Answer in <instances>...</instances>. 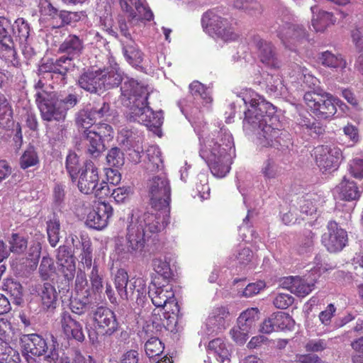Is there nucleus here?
Segmentation results:
<instances>
[{"label": "nucleus", "instance_id": "obj_1", "mask_svg": "<svg viewBox=\"0 0 363 363\" xmlns=\"http://www.w3.org/2000/svg\"><path fill=\"white\" fill-rule=\"evenodd\" d=\"M241 94L238 96L247 107L242 121L244 131L257 133L259 143L262 147L270 146L284 151L287 147V142L281 138L283 133L277 125L274 127L275 123L279 124L277 117L274 116L275 107L255 92L246 91Z\"/></svg>", "mask_w": 363, "mask_h": 363}, {"label": "nucleus", "instance_id": "obj_2", "mask_svg": "<svg viewBox=\"0 0 363 363\" xmlns=\"http://www.w3.org/2000/svg\"><path fill=\"white\" fill-rule=\"evenodd\" d=\"M199 154L209 167L211 173L217 177H224L230 169L231 152L233 140L225 129L214 130L208 135L199 136Z\"/></svg>", "mask_w": 363, "mask_h": 363}, {"label": "nucleus", "instance_id": "obj_3", "mask_svg": "<svg viewBox=\"0 0 363 363\" xmlns=\"http://www.w3.org/2000/svg\"><path fill=\"white\" fill-rule=\"evenodd\" d=\"M121 90V103L128 109L126 112L127 119L144 124L150 130L159 135V118L156 113L146 106L148 95L147 86L134 79L127 78Z\"/></svg>", "mask_w": 363, "mask_h": 363}, {"label": "nucleus", "instance_id": "obj_4", "mask_svg": "<svg viewBox=\"0 0 363 363\" xmlns=\"http://www.w3.org/2000/svg\"><path fill=\"white\" fill-rule=\"evenodd\" d=\"M156 213L146 211L144 213L143 220L131 216L130 220L127 226L126 249L131 255L140 254L145 245V242L152 239V241L158 240L159 237V220Z\"/></svg>", "mask_w": 363, "mask_h": 363}, {"label": "nucleus", "instance_id": "obj_5", "mask_svg": "<svg viewBox=\"0 0 363 363\" xmlns=\"http://www.w3.org/2000/svg\"><path fill=\"white\" fill-rule=\"evenodd\" d=\"M123 79L121 70L115 64L104 69L85 71L79 77L77 84L85 91L100 96L106 90L118 86Z\"/></svg>", "mask_w": 363, "mask_h": 363}, {"label": "nucleus", "instance_id": "obj_6", "mask_svg": "<svg viewBox=\"0 0 363 363\" xmlns=\"http://www.w3.org/2000/svg\"><path fill=\"white\" fill-rule=\"evenodd\" d=\"M79 174L77 186L84 194H93L96 197L104 198L111 193L107 183H99L98 169L91 161H86L78 171Z\"/></svg>", "mask_w": 363, "mask_h": 363}, {"label": "nucleus", "instance_id": "obj_7", "mask_svg": "<svg viewBox=\"0 0 363 363\" xmlns=\"http://www.w3.org/2000/svg\"><path fill=\"white\" fill-rule=\"evenodd\" d=\"M21 344L23 352L37 357L44 356L45 360L48 362H55L59 358L57 342L52 340V343L48 344L47 340L38 334L23 335L21 337Z\"/></svg>", "mask_w": 363, "mask_h": 363}, {"label": "nucleus", "instance_id": "obj_8", "mask_svg": "<svg viewBox=\"0 0 363 363\" xmlns=\"http://www.w3.org/2000/svg\"><path fill=\"white\" fill-rule=\"evenodd\" d=\"M303 99L307 106L319 118H330L337 112L335 99L322 89L306 92Z\"/></svg>", "mask_w": 363, "mask_h": 363}, {"label": "nucleus", "instance_id": "obj_9", "mask_svg": "<svg viewBox=\"0 0 363 363\" xmlns=\"http://www.w3.org/2000/svg\"><path fill=\"white\" fill-rule=\"evenodd\" d=\"M35 102L40 110L41 118L48 122H64L67 116L57 102L55 92L45 90L38 91L35 94Z\"/></svg>", "mask_w": 363, "mask_h": 363}, {"label": "nucleus", "instance_id": "obj_10", "mask_svg": "<svg viewBox=\"0 0 363 363\" xmlns=\"http://www.w3.org/2000/svg\"><path fill=\"white\" fill-rule=\"evenodd\" d=\"M201 24L206 32L216 35L224 41L235 40L238 37L228 20L213 11H208L203 14Z\"/></svg>", "mask_w": 363, "mask_h": 363}, {"label": "nucleus", "instance_id": "obj_11", "mask_svg": "<svg viewBox=\"0 0 363 363\" xmlns=\"http://www.w3.org/2000/svg\"><path fill=\"white\" fill-rule=\"evenodd\" d=\"M87 131L85 133L86 153L92 158H97L106 150L103 139L113 136V128L107 123H99Z\"/></svg>", "mask_w": 363, "mask_h": 363}, {"label": "nucleus", "instance_id": "obj_12", "mask_svg": "<svg viewBox=\"0 0 363 363\" xmlns=\"http://www.w3.org/2000/svg\"><path fill=\"white\" fill-rule=\"evenodd\" d=\"M315 157L317 165L323 171L337 169L343 158L340 148L334 145L317 147Z\"/></svg>", "mask_w": 363, "mask_h": 363}, {"label": "nucleus", "instance_id": "obj_13", "mask_svg": "<svg viewBox=\"0 0 363 363\" xmlns=\"http://www.w3.org/2000/svg\"><path fill=\"white\" fill-rule=\"evenodd\" d=\"M327 230L328 231L322 235L323 245L330 252L341 251L348 242L347 231L340 228L335 220L328 222Z\"/></svg>", "mask_w": 363, "mask_h": 363}, {"label": "nucleus", "instance_id": "obj_14", "mask_svg": "<svg viewBox=\"0 0 363 363\" xmlns=\"http://www.w3.org/2000/svg\"><path fill=\"white\" fill-rule=\"evenodd\" d=\"M92 318L99 333L111 335L118 328L115 313L109 308L99 306L92 311Z\"/></svg>", "mask_w": 363, "mask_h": 363}, {"label": "nucleus", "instance_id": "obj_15", "mask_svg": "<svg viewBox=\"0 0 363 363\" xmlns=\"http://www.w3.org/2000/svg\"><path fill=\"white\" fill-rule=\"evenodd\" d=\"M250 44L257 50L258 57L263 64L273 69L280 67L281 62L277 57L275 48L271 43L259 35H254L251 38Z\"/></svg>", "mask_w": 363, "mask_h": 363}, {"label": "nucleus", "instance_id": "obj_16", "mask_svg": "<svg viewBox=\"0 0 363 363\" xmlns=\"http://www.w3.org/2000/svg\"><path fill=\"white\" fill-rule=\"evenodd\" d=\"M295 325V321L288 313L277 312L266 318L260 325V332L269 334L278 330H291Z\"/></svg>", "mask_w": 363, "mask_h": 363}, {"label": "nucleus", "instance_id": "obj_17", "mask_svg": "<svg viewBox=\"0 0 363 363\" xmlns=\"http://www.w3.org/2000/svg\"><path fill=\"white\" fill-rule=\"evenodd\" d=\"M56 260L58 272L69 283L75 275L76 265L73 252L66 245H61L57 250Z\"/></svg>", "mask_w": 363, "mask_h": 363}, {"label": "nucleus", "instance_id": "obj_18", "mask_svg": "<svg viewBox=\"0 0 363 363\" xmlns=\"http://www.w3.org/2000/svg\"><path fill=\"white\" fill-rule=\"evenodd\" d=\"M122 10L128 14L129 21H150L153 14L145 5V0H119Z\"/></svg>", "mask_w": 363, "mask_h": 363}, {"label": "nucleus", "instance_id": "obj_19", "mask_svg": "<svg viewBox=\"0 0 363 363\" xmlns=\"http://www.w3.org/2000/svg\"><path fill=\"white\" fill-rule=\"evenodd\" d=\"M278 35L284 46L292 51H296L298 47L308 42L307 32L302 26H289L284 33L280 32Z\"/></svg>", "mask_w": 363, "mask_h": 363}, {"label": "nucleus", "instance_id": "obj_20", "mask_svg": "<svg viewBox=\"0 0 363 363\" xmlns=\"http://www.w3.org/2000/svg\"><path fill=\"white\" fill-rule=\"evenodd\" d=\"M113 214L112 206L105 202H99L87 215L86 224L91 228L102 230L108 225Z\"/></svg>", "mask_w": 363, "mask_h": 363}, {"label": "nucleus", "instance_id": "obj_21", "mask_svg": "<svg viewBox=\"0 0 363 363\" xmlns=\"http://www.w3.org/2000/svg\"><path fill=\"white\" fill-rule=\"evenodd\" d=\"M15 43L11 21L0 16V57L8 59L14 56Z\"/></svg>", "mask_w": 363, "mask_h": 363}, {"label": "nucleus", "instance_id": "obj_22", "mask_svg": "<svg viewBox=\"0 0 363 363\" xmlns=\"http://www.w3.org/2000/svg\"><path fill=\"white\" fill-rule=\"evenodd\" d=\"M60 324L68 339H74L79 342L84 340L82 324L74 319L68 311H63L60 314Z\"/></svg>", "mask_w": 363, "mask_h": 363}, {"label": "nucleus", "instance_id": "obj_23", "mask_svg": "<svg viewBox=\"0 0 363 363\" xmlns=\"http://www.w3.org/2000/svg\"><path fill=\"white\" fill-rule=\"evenodd\" d=\"M38 295L43 311L53 312L57 306V293L50 283H44L38 289Z\"/></svg>", "mask_w": 363, "mask_h": 363}, {"label": "nucleus", "instance_id": "obj_24", "mask_svg": "<svg viewBox=\"0 0 363 363\" xmlns=\"http://www.w3.org/2000/svg\"><path fill=\"white\" fill-rule=\"evenodd\" d=\"M229 312L225 307L215 308L206 320V330L208 335L221 332L225 327V319Z\"/></svg>", "mask_w": 363, "mask_h": 363}, {"label": "nucleus", "instance_id": "obj_25", "mask_svg": "<svg viewBox=\"0 0 363 363\" xmlns=\"http://www.w3.org/2000/svg\"><path fill=\"white\" fill-rule=\"evenodd\" d=\"M147 211L158 213L159 206V177L152 176L146 183ZM158 216V215H157Z\"/></svg>", "mask_w": 363, "mask_h": 363}, {"label": "nucleus", "instance_id": "obj_26", "mask_svg": "<svg viewBox=\"0 0 363 363\" xmlns=\"http://www.w3.org/2000/svg\"><path fill=\"white\" fill-rule=\"evenodd\" d=\"M83 50V40L76 35H68L59 47V52L67 54L66 57L72 60L79 57Z\"/></svg>", "mask_w": 363, "mask_h": 363}, {"label": "nucleus", "instance_id": "obj_27", "mask_svg": "<svg viewBox=\"0 0 363 363\" xmlns=\"http://www.w3.org/2000/svg\"><path fill=\"white\" fill-rule=\"evenodd\" d=\"M69 308L72 313L77 315H83L86 313L92 312L94 303L89 298L87 290L84 293L80 294L79 291L74 296H72L69 302Z\"/></svg>", "mask_w": 363, "mask_h": 363}, {"label": "nucleus", "instance_id": "obj_28", "mask_svg": "<svg viewBox=\"0 0 363 363\" xmlns=\"http://www.w3.org/2000/svg\"><path fill=\"white\" fill-rule=\"evenodd\" d=\"M291 293L298 296L304 297L312 291L314 284L308 282L306 279L298 277H290L283 283Z\"/></svg>", "mask_w": 363, "mask_h": 363}, {"label": "nucleus", "instance_id": "obj_29", "mask_svg": "<svg viewBox=\"0 0 363 363\" xmlns=\"http://www.w3.org/2000/svg\"><path fill=\"white\" fill-rule=\"evenodd\" d=\"M160 194H163L164 199L163 202L160 201V212L162 211L163 220L162 225L164 227H167L169 224V213L170 207L169 203L171 201V187L169 185V181L167 179L165 175L162 176L160 174Z\"/></svg>", "mask_w": 363, "mask_h": 363}, {"label": "nucleus", "instance_id": "obj_30", "mask_svg": "<svg viewBox=\"0 0 363 363\" xmlns=\"http://www.w3.org/2000/svg\"><path fill=\"white\" fill-rule=\"evenodd\" d=\"M234 9L244 11L247 15L258 18L264 11L262 4L256 0H234Z\"/></svg>", "mask_w": 363, "mask_h": 363}, {"label": "nucleus", "instance_id": "obj_31", "mask_svg": "<svg viewBox=\"0 0 363 363\" xmlns=\"http://www.w3.org/2000/svg\"><path fill=\"white\" fill-rule=\"evenodd\" d=\"M337 189L342 199L350 201L357 200L360 197L361 192L356 183L345 177L337 186Z\"/></svg>", "mask_w": 363, "mask_h": 363}, {"label": "nucleus", "instance_id": "obj_32", "mask_svg": "<svg viewBox=\"0 0 363 363\" xmlns=\"http://www.w3.org/2000/svg\"><path fill=\"white\" fill-rule=\"evenodd\" d=\"M74 68V63L71 58L62 56L54 62V76L60 79L62 84H67V75Z\"/></svg>", "mask_w": 363, "mask_h": 363}, {"label": "nucleus", "instance_id": "obj_33", "mask_svg": "<svg viewBox=\"0 0 363 363\" xmlns=\"http://www.w3.org/2000/svg\"><path fill=\"white\" fill-rule=\"evenodd\" d=\"M96 120L88 109H82L76 115V124L82 138L86 141V130H90L95 125Z\"/></svg>", "mask_w": 363, "mask_h": 363}, {"label": "nucleus", "instance_id": "obj_34", "mask_svg": "<svg viewBox=\"0 0 363 363\" xmlns=\"http://www.w3.org/2000/svg\"><path fill=\"white\" fill-rule=\"evenodd\" d=\"M258 320V310L257 308L247 309L242 312L238 318V326L241 330L247 333L255 328L256 322Z\"/></svg>", "mask_w": 363, "mask_h": 363}, {"label": "nucleus", "instance_id": "obj_35", "mask_svg": "<svg viewBox=\"0 0 363 363\" xmlns=\"http://www.w3.org/2000/svg\"><path fill=\"white\" fill-rule=\"evenodd\" d=\"M164 290L160 286V301L164 299L163 304H160V312H162L163 315L167 314L177 313L179 308L177 303L175 301L174 292L172 291V287L166 289L165 294H163Z\"/></svg>", "mask_w": 363, "mask_h": 363}, {"label": "nucleus", "instance_id": "obj_36", "mask_svg": "<svg viewBox=\"0 0 363 363\" xmlns=\"http://www.w3.org/2000/svg\"><path fill=\"white\" fill-rule=\"evenodd\" d=\"M21 362L18 352L10 345L9 341L0 338V363H21Z\"/></svg>", "mask_w": 363, "mask_h": 363}, {"label": "nucleus", "instance_id": "obj_37", "mask_svg": "<svg viewBox=\"0 0 363 363\" xmlns=\"http://www.w3.org/2000/svg\"><path fill=\"white\" fill-rule=\"evenodd\" d=\"M11 26L14 42L18 41L19 43H22L28 40L30 26L24 18H17Z\"/></svg>", "mask_w": 363, "mask_h": 363}, {"label": "nucleus", "instance_id": "obj_38", "mask_svg": "<svg viewBox=\"0 0 363 363\" xmlns=\"http://www.w3.org/2000/svg\"><path fill=\"white\" fill-rule=\"evenodd\" d=\"M12 122V110L5 95L0 92V128H10Z\"/></svg>", "mask_w": 363, "mask_h": 363}, {"label": "nucleus", "instance_id": "obj_39", "mask_svg": "<svg viewBox=\"0 0 363 363\" xmlns=\"http://www.w3.org/2000/svg\"><path fill=\"white\" fill-rule=\"evenodd\" d=\"M318 61L321 65L331 68L345 67L346 62L341 55H336L330 51L319 54Z\"/></svg>", "mask_w": 363, "mask_h": 363}, {"label": "nucleus", "instance_id": "obj_40", "mask_svg": "<svg viewBox=\"0 0 363 363\" xmlns=\"http://www.w3.org/2000/svg\"><path fill=\"white\" fill-rule=\"evenodd\" d=\"M5 290L10 296L12 302L17 306L21 305L23 301V287L21 284L13 280H7L4 284Z\"/></svg>", "mask_w": 363, "mask_h": 363}, {"label": "nucleus", "instance_id": "obj_41", "mask_svg": "<svg viewBox=\"0 0 363 363\" xmlns=\"http://www.w3.org/2000/svg\"><path fill=\"white\" fill-rule=\"evenodd\" d=\"M189 91L195 99H201L203 103L208 104L212 101L209 89L199 81L189 84Z\"/></svg>", "mask_w": 363, "mask_h": 363}, {"label": "nucleus", "instance_id": "obj_42", "mask_svg": "<svg viewBox=\"0 0 363 363\" xmlns=\"http://www.w3.org/2000/svg\"><path fill=\"white\" fill-rule=\"evenodd\" d=\"M208 350L218 356V360L223 362L229 359L230 352L225 343L220 338H216L208 343Z\"/></svg>", "mask_w": 363, "mask_h": 363}, {"label": "nucleus", "instance_id": "obj_43", "mask_svg": "<svg viewBox=\"0 0 363 363\" xmlns=\"http://www.w3.org/2000/svg\"><path fill=\"white\" fill-rule=\"evenodd\" d=\"M128 276L127 272L121 269L117 271L115 277V285L120 296L125 300L129 298V292L128 291Z\"/></svg>", "mask_w": 363, "mask_h": 363}, {"label": "nucleus", "instance_id": "obj_44", "mask_svg": "<svg viewBox=\"0 0 363 363\" xmlns=\"http://www.w3.org/2000/svg\"><path fill=\"white\" fill-rule=\"evenodd\" d=\"M81 262L84 267L90 269L92 266L91 242L87 236H82Z\"/></svg>", "mask_w": 363, "mask_h": 363}, {"label": "nucleus", "instance_id": "obj_45", "mask_svg": "<svg viewBox=\"0 0 363 363\" xmlns=\"http://www.w3.org/2000/svg\"><path fill=\"white\" fill-rule=\"evenodd\" d=\"M39 163V157L34 147H29L20 158V167L21 169H26L29 167L35 166Z\"/></svg>", "mask_w": 363, "mask_h": 363}, {"label": "nucleus", "instance_id": "obj_46", "mask_svg": "<svg viewBox=\"0 0 363 363\" xmlns=\"http://www.w3.org/2000/svg\"><path fill=\"white\" fill-rule=\"evenodd\" d=\"M79 101V95L75 93L57 96V102L67 116V111L73 108Z\"/></svg>", "mask_w": 363, "mask_h": 363}, {"label": "nucleus", "instance_id": "obj_47", "mask_svg": "<svg viewBox=\"0 0 363 363\" xmlns=\"http://www.w3.org/2000/svg\"><path fill=\"white\" fill-rule=\"evenodd\" d=\"M146 355L153 363H159V343L157 337H151L145 344Z\"/></svg>", "mask_w": 363, "mask_h": 363}, {"label": "nucleus", "instance_id": "obj_48", "mask_svg": "<svg viewBox=\"0 0 363 363\" xmlns=\"http://www.w3.org/2000/svg\"><path fill=\"white\" fill-rule=\"evenodd\" d=\"M55 267L52 258L43 257L39 266L40 277L43 280H48L55 273Z\"/></svg>", "mask_w": 363, "mask_h": 363}, {"label": "nucleus", "instance_id": "obj_49", "mask_svg": "<svg viewBox=\"0 0 363 363\" xmlns=\"http://www.w3.org/2000/svg\"><path fill=\"white\" fill-rule=\"evenodd\" d=\"M60 221L54 219L48 223L47 233L48 240L52 247H55L60 240Z\"/></svg>", "mask_w": 363, "mask_h": 363}, {"label": "nucleus", "instance_id": "obj_50", "mask_svg": "<svg viewBox=\"0 0 363 363\" xmlns=\"http://www.w3.org/2000/svg\"><path fill=\"white\" fill-rule=\"evenodd\" d=\"M261 173L265 179H275L278 176L279 167L274 160L268 158L262 164Z\"/></svg>", "mask_w": 363, "mask_h": 363}, {"label": "nucleus", "instance_id": "obj_51", "mask_svg": "<svg viewBox=\"0 0 363 363\" xmlns=\"http://www.w3.org/2000/svg\"><path fill=\"white\" fill-rule=\"evenodd\" d=\"M106 160L109 166L120 167L124 164V155L118 147H114L108 151Z\"/></svg>", "mask_w": 363, "mask_h": 363}, {"label": "nucleus", "instance_id": "obj_52", "mask_svg": "<svg viewBox=\"0 0 363 363\" xmlns=\"http://www.w3.org/2000/svg\"><path fill=\"white\" fill-rule=\"evenodd\" d=\"M89 111L96 121L99 119L106 120L111 115L110 104L105 101L98 104Z\"/></svg>", "mask_w": 363, "mask_h": 363}, {"label": "nucleus", "instance_id": "obj_53", "mask_svg": "<svg viewBox=\"0 0 363 363\" xmlns=\"http://www.w3.org/2000/svg\"><path fill=\"white\" fill-rule=\"evenodd\" d=\"M10 250L13 252L21 254L27 248V240L24 237L17 233H13L9 240Z\"/></svg>", "mask_w": 363, "mask_h": 363}, {"label": "nucleus", "instance_id": "obj_54", "mask_svg": "<svg viewBox=\"0 0 363 363\" xmlns=\"http://www.w3.org/2000/svg\"><path fill=\"white\" fill-rule=\"evenodd\" d=\"M89 278L93 290L96 292L101 291L103 289L102 275L96 261L94 262L92 269L89 274Z\"/></svg>", "mask_w": 363, "mask_h": 363}, {"label": "nucleus", "instance_id": "obj_55", "mask_svg": "<svg viewBox=\"0 0 363 363\" xmlns=\"http://www.w3.org/2000/svg\"><path fill=\"white\" fill-rule=\"evenodd\" d=\"M47 134L50 142L53 143L62 142L66 137L65 127L64 125L59 123V124L53 127H49L47 130Z\"/></svg>", "mask_w": 363, "mask_h": 363}, {"label": "nucleus", "instance_id": "obj_56", "mask_svg": "<svg viewBox=\"0 0 363 363\" xmlns=\"http://www.w3.org/2000/svg\"><path fill=\"white\" fill-rule=\"evenodd\" d=\"M123 51L124 56L130 64H133L140 58V52L132 41L123 43Z\"/></svg>", "mask_w": 363, "mask_h": 363}, {"label": "nucleus", "instance_id": "obj_57", "mask_svg": "<svg viewBox=\"0 0 363 363\" xmlns=\"http://www.w3.org/2000/svg\"><path fill=\"white\" fill-rule=\"evenodd\" d=\"M138 135L127 128H122L120 131L118 139L123 145L134 147L135 143L138 142Z\"/></svg>", "mask_w": 363, "mask_h": 363}, {"label": "nucleus", "instance_id": "obj_58", "mask_svg": "<svg viewBox=\"0 0 363 363\" xmlns=\"http://www.w3.org/2000/svg\"><path fill=\"white\" fill-rule=\"evenodd\" d=\"M348 172L355 179H363V159L354 158L348 163Z\"/></svg>", "mask_w": 363, "mask_h": 363}, {"label": "nucleus", "instance_id": "obj_59", "mask_svg": "<svg viewBox=\"0 0 363 363\" xmlns=\"http://www.w3.org/2000/svg\"><path fill=\"white\" fill-rule=\"evenodd\" d=\"M265 283L262 281H258L255 283H250L247 285L245 289L242 291L241 296L249 298L253 296L258 293L261 290L265 288Z\"/></svg>", "mask_w": 363, "mask_h": 363}, {"label": "nucleus", "instance_id": "obj_60", "mask_svg": "<svg viewBox=\"0 0 363 363\" xmlns=\"http://www.w3.org/2000/svg\"><path fill=\"white\" fill-rule=\"evenodd\" d=\"M100 26L108 35L117 37L116 30L113 28V21L111 15L107 13L106 16L100 17Z\"/></svg>", "mask_w": 363, "mask_h": 363}, {"label": "nucleus", "instance_id": "obj_61", "mask_svg": "<svg viewBox=\"0 0 363 363\" xmlns=\"http://www.w3.org/2000/svg\"><path fill=\"white\" fill-rule=\"evenodd\" d=\"M294 298L287 294H279L274 299L273 304L277 308L286 309L294 303Z\"/></svg>", "mask_w": 363, "mask_h": 363}, {"label": "nucleus", "instance_id": "obj_62", "mask_svg": "<svg viewBox=\"0 0 363 363\" xmlns=\"http://www.w3.org/2000/svg\"><path fill=\"white\" fill-rule=\"evenodd\" d=\"M79 164V159L75 153H69L66 159V169L69 172L72 179H76L77 167Z\"/></svg>", "mask_w": 363, "mask_h": 363}, {"label": "nucleus", "instance_id": "obj_63", "mask_svg": "<svg viewBox=\"0 0 363 363\" xmlns=\"http://www.w3.org/2000/svg\"><path fill=\"white\" fill-rule=\"evenodd\" d=\"M313 233L311 230H307L299 245L298 250L300 254H304L311 250L313 246Z\"/></svg>", "mask_w": 363, "mask_h": 363}, {"label": "nucleus", "instance_id": "obj_64", "mask_svg": "<svg viewBox=\"0 0 363 363\" xmlns=\"http://www.w3.org/2000/svg\"><path fill=\"white\" fill-rule=\"evenodd\" d=\"M132 193L130 187H118L113 189L111 196L117 203H123Z\"/></svg>", "mask_w": 363, "mask_h": 363}]
</instances>
